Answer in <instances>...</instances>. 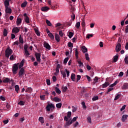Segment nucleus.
I'll list each match as a JSON object with an SVG mask.
<instances>
[{"instance_id": "obj_1", "label": "nucleus", "mask_w": 128, "mask_h": 128, "mask_svg": "<svg viewBox=\"0 0 128 128\" xmlns=\"http://www.w3.org/2000/svg\"><path fill=\"white\" fill-rule=\"evenodd\" d=\"M18 64H20V63L15 64L12 67V72L14 74H18Z\"/></svg>"}, {"instance_id": "obj_2", "label": "nucleus", "mask_w": 128, "mask_h": 128, "mask_svg": "<svg viewBox=\"0 0 128 128\" xmlns=\"http://www.w3.org/2000/svg\"><path fill=\"white\" fill-rule=\"evenodd\" d=\"M78 116H76V117H74L71 121L69 120L68 122L65 123L64 128H67V126H68L72 124V122H76V120H78Z\"/></svg>"}, {"instance_id": "obj_3", "label": "nucleus", "mask_w": 128, "mask_h": 128, "mask_svg": "<svg viewBox=\"0 0 128 128\" xmlns=\"http://www.w3.org/2000/svg\"><path fill=\"white\" fill-rule=\"evenodd\" d=\"M12 54V50L10 49V48H8L5 51V56L6 58H10V56Z\"/></svg>"}, {"instance_id": "obj_4", "label": "nucleus", "mask_w": 128, "mask_h": 128, "mask_svg": "<svg viewBox=\"0 0 128 128\" xmlns=\"http://www.w3.org/2000/svg\"><path fill=\"white\" fill-rule=\"evenodd\" d=\"M26 73V70H24V68H20L18 72V77L19 78H22L24 76V74Z\"/></svg>"}, {"instance_id": "obj_5", "label": "nucleus", "mask_w": 128, "mask_h": 128, "mask_svg": "<svg viewBox=\"0 0 128 128\" xmlns=\"http://www.w3.org/2000/svg\"><path fill=\"white\" fill-rule=\"evenodd\" d=\"M50 108H54V104H48L46 108L47 112H50Z\"/></svg>"}, {"instance_id": "obj_6", "label": "nucleus", "mask_w": 128, "mask_h": 128, "mask_svg": "<svg viewBox=\"0 0 128 128\" xmlns=\"http://www.w3.org/2000/svg\"><path fill=\"white\" fill-rule=\"evenodd\" d=\"M72 117V112H68L67 114V116H65L64 117V120L66 122H68V118H70Z\"/></svg>"}, {"instance_id": "obj_7", "label": "nucleus", "mask_w": 128, "mask_h": 128, "mask_svg": "<svg viewBox=\"0 0 128 128\" xmlns=\"http://www.w3.org/2000/svg\"><path fill=\"white\" fill-rule=\"evenodd\" d=\"M120 50H122V44H120L118 43L116 47V52H120Z\"/></svg>"}, {"instance_id": "obj_8", "label": "nucleus", "mask_w": 128, "mask_h": 128, "mask_svg": "<svg viewBox=\"0 0 128 128\" xmlns=\"http://www.w3.org/2000/svg\"><path fill=\"white\" fill-rule=\"evenodd\" d=\"M35 56L36 58V60L37 62H40V54L36 52Z\"/></svg>"}, {"instance_id": "obj_9", "label": "nucleus", "mask_w": 128, "mask_h": 128, "mask_svg": "<svg viewBox=\"0 0 128 128\" xmlns=\"http://www.w3.org/2000/svg\"><path fill=\"white\" fill-rule=\"evenodd\" d=\"M20 28L18 27L14 28L12 30V32L14 34H18V32H20Z\"/></svg>"}, {"instance_id": "obj_10", "label": "nucleus", "mask_w": 128, "mask_h": 128, "mask_svg": "<svg viewBox=\"0 0 128 128\" xmlns=\"http://www.w3.org/2000/svg\"><path fill=\"white\" fill-rule=\"evenodd\" d=\"M44 46L46 48V50H50V46L46 42H44Z\"/></svg>"}, {"instance_id": "obj_11", "label": "nucleus", "mask_w": 128, "mask_h": 128, "mask_svg": "<svg viewBox=\"0 0 128 128\" xmlns=\"http://www.w3.org/2000/svg\"><path fill=\"white\" fill-rule=\"evenodd\" d=\"M10 0H4V4L5 8H8V6H10Z\"/></svg>"}, {"instance_id": "obj_12", "label": "nucleus", "mask_w": 128, "mask_h": 128, "mask_svg": "<svg viewBox=\"0 0 128 128\" xmlns=\"http://www.w3.org/2000/svg\"><path fill=\"white\" fill-rule=\"evenodd\" d=\"M6 10H5V12L6 14H12V8H9V7H6Z\"/></svg>"}, {"instance_id": "obj_13", "label": "nucleus", "mask_w": 128, "mask_h": 128, "mask_svg": "<svg viewBox=\"0 0 128 128\" xmlns=\"http://www.w3.org/2000/svg\"><path fill=\"white\" fill-rule=\"evenodd\" d=\"M24 60H22L20 62L19 66H18V68H22V66H24Z\"/></svg>"}, {"instance_id": "obj_14", "label": "nucleus", "mask_w": 128, "mask_h": 128, "mask_svg": "<svg viewBox=\"0 0 128 128\" xmlns=\"http://www.w3.org/2000/svg\"><path fill=\"white\" fill-rule=\"evenodd\" d=\"M128 118V114H124L122 116V122H126V120H127Z\"/></svg>"}, {"instance_id": "obj_15", "label": "nucleus", "mask_w": 128, "mask_h": 128, "mask_svg": "<svg viewBox=\"0 0 128 128\" xmlns=\"http://www.w3.org/2000/svg\"><path fill=\"white\" fill-rule=\"evenodd\" d=\"M53 100H54V102H62V99L56 96L53 98Z\"/></svg>"}, {"instance_id": "obj_16", "label": "nucleus", "mask_w": 128, "mask_h": 128, "mask_svg": "<svg viewBox=\"0 0 128 128\" xmlns=\"http://www.w3.org/2000/svg\"><path fill=\"white\" fill-rule=\"evenodd\" d=\"M110 86V82H105L104 84H102V88H108Z\"/></svg>"}, {"instance_id": "obj_17", "label": "nucleus", "mask_w": 128, "mask_h": 128, "mask_svg": "<svg viewBox=\"0 0 128 128\" xmlns=\"http://www.w3.org/2000/svg\"><path fill=\"white\" fill-rule=\"evenodd\" d=\"M122 90H128V83H125L122 86Z\"/></svg>"}, {"instance_id": "obj_18", "label": "nucleus", "mask_w": 128, "mask_h": 128, "mask_svg": "<svg viewBox=\"0 0 128 128\" xmlns=\"http://www.w3.org/2000/svg\"><path fill=\"white\" fill-rule=\"evenodd\" d=\"M50 10V8L48 7V6H45V7H42L41 8V10L42 12H48V10Z\"/></svg>"}, {"instance_id": "obj_19", "label": "nucleus", "mask_w": 128, "mask_h": 128, "mask_svg": "<svg viewBox=\"0 0 128 128\" xmlns=\"http://www.w3.org/2000/svg\"><path fill=\"white\" fill-rule=\"evenodd\" d=\"M55 40L57 42H60V35L58 34H55Z\"/></svg>"}, {"instance_id": "obj_20", "label": "nucleus", "mask_w": 128, "mask_h": 128, "mask_svg": "<svg viewBox=\"0 0 128 128\" xmlns=\"http://www.w3.org/2000/svg\"><path fill=\"white\" fill-rule=\"evenodd\" d=\"M22 19L18 18H17V20H16V24L17 26H18L19 24H22Z\"/></svg>"}, {"instance_id": "obj_21", "label": "nucleus", "mask_w": 128, "mask_h": 128, "mask_svg": "<svg viewBox=\"0 0 128 128\" xmlns=\"http://www.w3.org/2000/svg\"><path fill=\"white\" fill-rule=\"evenodd\" d=\"M10 79L9 78H3L2 82H4V84H6L8 82H10Z\"/></svg>"}, {"instance_id": "obj_22", "label": "nucleus", "mask_w": 128, "mask_h": 128, "mask_svg": "<svg viewBox=\"0 0 128 128\" xmlns=\"http://www.w3.org/2000/svg\"><path fill=\"white\" fill-rule=\"evenodd\" d=\"M48 5L50 6L52 10L56 9V6H52V0H48Z\"/></svg>"}, {"instance_id": "obj_23", "label": "nucleus", "mask_w": 128, "mask_h": 128, "mask_svg": "<svg viewBox=\"0 0 128 128\" xmlns=\"http://www.w3.org/2000/svg\"><path fill=\"white\" fill-rule=\"evenodd\" d=\"M71 80L72 82H76V74L72 73L71 74Z\"/></svg>"}, {"instance_id": "obj_24", "label": "nucleus", "mask_w": 128, "mask_h": 128, "mask_svg": "<svg viewBox=\"0 0 128 128\" xmlns=\"http://www.w3.org/2000/svg\"><path fill=\"white\" fill-rule=\"evenodd\" d=\"M82 52L84 53V52H88V48L86 47V46H82Z\"/></svg>"}, {"instance_id": "obj_25", "label": "nucleus", "mask_w": 128, "mask_h": 128, "mask_svg": "<svg viewBox=\"0 0 128 128\" xmlns=\"http://www.w3.org/2000/svg\"><path fill=\"white\" fill-rule=\"evenodd\" d=\"M55 90L56 92V94H60L62 91L60 90V88L58 87L55 88Z\"/></svg>"}, {"instance_id": "obj_26", "label": "nucleus", "mask_w": 128, "mask_h": 128, "mask_svg": "<svg viewBox=\"0 0 128 128\" xmlns=\"http://www.w3.org/2000/svg\"><path fill=\"white\" fill-rule=\"evenodd\" d=\"M32 88H28L26 90V92H29L30 94H32Z\"/></svg>"}, {"instance_id": "obj_27", "label": "nucleus", "mask_w": 128, "mask_h": 128, "mask_svg": "<svg viewBox=\"0 0 128 128\" xmlns=\"http://www.w3.org/2000/svg\"><path fill=\"white\" fill-rule=\"evenodd\" d=\"M15 91L17 94H18V90H20V86L18 85H16L14 86Z\"/></svg>"}, {"instance_id": "obj_28", "label": "nucleus", "mask_w": 128, "mask_h": 128, "mask_svg": "<svg viewBox=\"0 0 128 128\" xmlns=\"http://www.w3.org/2000/svg\"><path fill=\"white\" fill-rule=\"evenodd\" d=\"M61 74L62 76V78H66V72L64 70H61L60 71Z\"/></svg>"}, {"instance_id": "obj_29", "label": "nucleus", "mask_w": 128, "mask_h": 128, "mask_svg": "<svg viewBox=\"0 0 128 128\" xmlns=\"http://www.w3.org/2000/svg\"><path fill=\"white\" fill-rule=\"evenodd\" d=\"M28 4V2L26 1L24 2L21 4V8H26Z\"/></svg>"}, {"instance_id": "obj_30", "label": "nucleus", "mask_w": 128, "mask_h": 128, "mask_svg": "<svg viewBox=\"0 0 128 128\" xmlns=\"http://www.w3.org/2000/svg\"><path fill=\"white\" fill-rule=\"evenodd\" d=\"M34 30L36 34L38 36H40V33L38 31V30L36 28H34Z\"/></svg>"}, {"instance_id": "obj_31", "label": "nucleus", "mask_w": 128, "mask_h": 128, "mask_svg": "<svg viewBox=\"0 0 128 128\" xmlns=\"http://www.w3.org/2000/svg\"><path fill=\"white\" fill-rule=\"evenodd\" d=\"M120 96H122V94H118L114 98V100H118V98H120Z\"/></svg>"}, {"instance_id": "obj_32", "label": "nucleus", "mask_w": 128, "mask_h": 128, "mask_svg": "<svg viewBox=\"0 0 128 128\" xmlns=\"http://www.w3.org/2000/svg\"><path fill=\"white\" fill-rule=\"evenodd\" d=\"M48 36L51 40H54V36L53 35L52 33H49Z\"/></svg>"}, {"instance_id": "obj_33", "label": "nucleus", "mask_w": 128, "mask_h": 128, "mask_svg": "<svg viewBox=\"0 0 128 128\" xmlns=\"http://www.w3.org/2000/svg\"><path fill=\"white\" fill-rule=\"evenodd\" d=\"M26 104V101H22V100H20L18 104H20V106H24V104Z\"/></svg>"}, {"instance_id": "obj_34", "label": "nucleus", "mask_w": 128, "mask_h": 128, "mask_svg": "<svg viewBox=\"0 0 128 128\" xmlns=\"http://www.w3.org/2000/svg\"><path fill=\"white\" fill-rule=\"evenodd\" d=\"M118 56H115L114 57V62H118Z\"/></svg>"}, {"instance_id": "obj_35", "label": "nucleus", "mask_w": 128, "mask_h": 128, "mask_svg": "<svg viewBox=\"0 0 128 128\" xmlns=\"http://www.w3.org/2000/svg\"><path fill=\"white\" fill-rule=\"evenodd\" d=\"M19 42L20 44H24V38L22 37V35L20 36Z\"/></svg>"}, {"instance_id": "obj_36", "label": "nucleus", "mask_w": 128, "mask_h": 128, "mask_svg": "<svg viewBox=\"0 0 128 128\" xmlns=\"http://www.w3.org/2000/svg\"><path fill=\"white\" fill-rule=\"evenodd\" d=\"M38 120L41 122V124H44V117H40Z\"/></svg>"}, {"instance_id": "obj_37", "label": "nucleus", "mask_w": 128, "mask_h": 128, "mask_svg": "<svg viewBox=\"0 0 128 128\" xmlns=\"http://www.w3.org/2000/svg\"><path fill=\"white\" fill-rule=\"evenodd\" d=\"M80 22H78L76 23V28L78 29L80 28Z\"/></svg>"}, {"instance_id": "obj_38", "label": "nucleus", "mask_w": 128, "mask_h": 128, "mask_svg": "<svg viewBox=\"0 0 128 128\" xmlns=\"http://www.w3.org/2000/svg\"><path fill=\"white\" fill-rule=\"evenodd\" d=\"M62 103H58L56 104V107L57 108H62Z\"/></svg>"}, {"instance_id": "obj_39", "label": "nucleus", "mask_w": 128, "mask_h": 128, "mask_svg": "<svg viewBox=\"0 0 128 128\" xmlns=\"http://www.w3.org/2000/svg\"><path fill=\"white\" fill-rule=\"evenodd\" d=\"M3 34H4V36H8V30H6V29L4 28V30Z\"/></svg>"}, {"instance_id": "obj_40", "label": "nucleus", "mask_w": 128, "mask_h": 128, "mask_svg": "<svg viewBox=\"0 0 128 128\" xmlns=\"http://www.w3.org/2000/svg\"><path fill=\"white\" fill-rule=\"evenodd\" d=\"M68 36L70 38H72V36H74V33L70 32L68 33Z\"/></svg>"}, {"instance_id": "obj_41", "label": "nucleus", "mask_w": 128, "mask_h": 128, "mask_svg": "<svg viewBox=\"0 0 128 128\" xmlns=\"http://www.w3.org/2000/svg\"><path fill=\"white\" fill-rule=\"evenodd\" d=\"M68 46L69 48H72L71 50L72 49V47L74 46V44L72 43L71 42H69L68 43Z\"/></svg>"}, {"instance_id": "obj_42", "label": "nucleus", "mask_w": 128, "mask_h": 128, "mask_svg": "<svg viewBox=\"0 0 128 128\" xmlns=\"http://www.w3.org/2000/svg\"><path fill=\"white\" fill-rule=\"evenodd\" d=\"M81 26H82V28H84V26H86V22H84V20H82V22L81 23Z\"/></svg>"}, {"instance_id": "obj_43", "label": "nucleus", "mask_w": 128, "mask_h": 128, "mask_svg": "<svg viewBox=\"0 0 128 128\" xmlns=\"http://www.w3.org/2000/svg\"><path fill=\"white\" fill-rule=\"evenodd\" d=\"M46 24H47L48 26H52V23L50 22V21L48 20H46Z\"/></svg>"}, {"instance_id": "obj_44", "label": "nucleus", "mask_w": 128, "mask_h": 128, "mask_svg": "<svg viewBox=\"0 0 128 128\" xmlns=\"http://www.w3.org/2000/svg\"><path fill=\"white\" fill-rule=\"evenodd\" d=\"M85 58L86 60H90V57L88 56V54L86 53L85 54Z\"/></svg>"}, {"instance_id": "obj_45", "label": "nucleus", "mask_w": 128, "mask_h": 128, "mask_svg": "<svg viewBox=\"0 0 128 128\" xmlns=\"http://www.w3.org/2000/svg\"><path fill=\"white\" fill-rule=\"evenodd\" d=\"M25 22L26 24H30V18H28V16H26L25 18Z\"/></svg>"}, {"instance_id": "obj_46", "label": "nucleus", "mask_w": 128, "mask_h": 128, "mask_svg": "<svg viewBox=\"0 0 128 128\" xmlns=\"http://www.w3.org/2000/svg\"><path fill=\"white\" fill-rule=\"evenodd\" d=\"M68 57L65 58L64 59V64H66V63L68 62Z\"/></svg>"}, {"instance_id": "obj_47", "label": "nucleus", "mask_w": 128, "mask_h": 128, "mask_svg": "<svg viewBox=\"0 0 128 128\" xmlns=\"http://www.w3.org/2000/svg\"><path fill=\"white\" fill-rule=\"evenodd\" d=\"M25 54L26 56H28L30 54V52H28V50H24Z\"/></svg>"}, {"instance_id": "obj_48", "label": "nucleus", "mask_w": 128, "mask_h": 128, "mask_svg": "<svg viewBox=\"0 0 128 128\" xmlns=\"http://www.w3.org/2000/svg\"><path fill=\"white\" fill-rule=\"evenodd\" d=\"M82 106L83 108H84V109L86 108V102H82Z\"/></svg>"}, {"instance_id": "obj_49", "label": "nucleus", "mask_w": 128, "mask_h": 128, "mask_svg": "<svg viewBox=\"0 0 128 128\" xmlns=\"http://www.w3.org/2000/svg\"><path fill=\"white\" fill-rule=\"evenodd\" d=\"M68 90V87L66 86L62 88V92H66Z\"/></svg>"}, {"instance_id": "obj_50", "label": "nucleus", "mask_w": 128, "mask_h": 128, "mask_svg": "<svg viewBox=\"0 0 128 128\" xmlns=\"http://www.w3.org/2000/svg\"><path fill=\"white\" fill-rule=\"evenodd\" d=\"M124 60L125 62V64H128V56H126Z\"/></svg>"}, {"instance_id": "obj_51", "label": "nucleus", "mask_w": 128, "mask_h": 128, "mask_svg": "<svg viewBox=\"0 0 128 128\" xmlns=\"http://www.w3.org/2000/svg\"><path fill=\"white\" fill-rule=\"evenodd\" d=\"M87 120L89 124H92V118L88 116L87 118Z\"/></svg>"}, {"instance_id": "obj_52", "label": "nucleus", "mask_w": 128, "mask_h": 128, "mask_svg": "<svg viewBox=\"0 0 128 128\" xmlns=\"http://www.w3.org/2000/svg\"><path fill=\"white\" fill-rule=\"evenodd\" d=\"M46 82L48 86H50V79H46Z\"/></svg>"}, {"instance_id": "obj_53", "label": "nucleus", "mask_w": 128, "mask_h": 128, "mask_svg": "<svg viewBox=\"0 0 128 128\" xmlns=\"http://www.w3.org/2000/svg\"><path fill=\"white\" fill-rule=\"evenodd\" d=\"M93 36H94V34H88L86 38H90V37L92 38Z\"/></svg>"}, {"instance_id": "obj_54", "label": "nucleus", "mask_w": 128, "mask_h": 128, "mask_svg": "<svg viewBox=\"0 0 128 128\" xmlns=\"http://www.w3.org/2000/svg\"><path fill=\"white\" fill-rule=\"evenodd\" d=\"M59 35L60 36H61V38H62V36H64V32H62V30L59 31Z\"/></svg>"}, {"instance_id": "obj_55", "label": "nucleus", "mask_w": 128, "mask_h": 128, "mask_svg": "<svg viewBox=\"0 0 128 128\" xmlns=\"http://www.w3.org/2000/svg\"><path fill=\"white\" fill-rule=\"evenodd\" d=\"M71 17L72 20H74L76 18V14H74V13L72 12V14L71 16Z\"/></svg>"}, {"instance_id": "obj_56", "label": "nucleus", "mask_w": 128, "mask_h": 128, "mask_svg": "<svg viewBox=\"0 0 128 128\" xmlns=\"http://www.w3.org/2000/svg\"><path fill=\"white\" fill-rule=\"evenodd\" d=\"M56 72L54 73L55 76H58V74L60 72V69H56Z\"/></svg>"}, {"instance_id": "obj_57", "label": "nucleus", "mask_w": 128, "mask_h": 128, "mask_svg": "<svg viewBox=\"0 0 128 128\" xmlns=\"http://www.w3.org/2000/svg\"><path fill=\"white\" fill-rule=\"evenodd\" d=\"M77 78H76V80H77V82H78V80H80L82 76H80V75H77Z\"/></svg>"}, {"instance_id": "obj_58", "label": "nucleus", "mask_w": 128, "mask_h": 128, "mask_svg": "<svg viewBox=\"0 0 128 128\" xmlns=\"http://www.w3.org/2000/svg\"><path fill=\"white\" fill-rule=\"evenodd\" d=\"M65 72H66V74L67 76H68V77L70 76V71H68V69H66V70H65Z\"/></svg>"}, {"instance_id": "obj_59", "label": "nucleus", "mask_w": 128, "mask_h": 128, "mask_svg": "<svg viewBox=\"0 0 128 128\" xmlns=\"http://www.w3.org/2000/svg\"><path fill=\"white\" fill-rule=\"evenodd\" d=\"M92 100L94 101L97 100H98V96H94L92 98Z\"/></svg>"}, {"instance_id": "obj_60", "label": "nucleus", "mask_w": 128, "mask_h": 128, "mask_svg": "<svg viewBox=\"0 0 128 128\" xmlns=\"http://www.w3.org/2000/svg\"><path fill=\"white\" fill-rule=\"evenodd\" d=\"M112 90H114V88H108L107 94H108V92H112Z\"/></svg>"}, {"instance_id": "obj_61", "label": "nucleus", "mask_w": 128, "mask_h": 128, "mask_svg": "<svg viewBox=\"0 0 128 128\" xmlns=\"http://www.w3.org/2000/svg\"><path fill=\"white\" fill-rule=\"evenodd\" d=\"M98 76H96L94 79V81L96 82H98Z\"/></svg>"}, {"instance_id": "obj_62", "label": "nucleus", "mask_w": 128, "mask_h": 128, "mask_svg": "<svg viewBox=\"0 0 128 128\" xmlns=\"http://www.w3.org/2000/svg\"><path fill=\"white\" fill-rule=\"evenodd\" d=\"M0 99L1 100H2L3 102H4V100H6V98L4 97L3 96H1L0 97Z\"/></svg>"}, {"instance_id": "obj_63", "label": "nucleus", "mask_w": 128, "mask_h": 128, "mask_svg": "<svg viewBox=\"0 0 128 128\" xmlns=\"http://www.w3.org/2000/svg\"><path fill=\"white\" fill-rule=\"evenodd\" d=\"M124 76V72H120L118 74V76Z\"/></svg>"}, {"instance_id": "obj_64", "label": "nucleus", "mask_w": 128, "mask_h": 128, "mask_svg": "<svg viewBox=\"0 0 128 128\" xmlns=\"http://www.w3.org/2000/svg\"><path fill=\"white\" fill-rule=\"evenodd\" d=\"M125 32L126 34H128V25L126 26V29H125Z\"/></svg>"}]
</instances>
